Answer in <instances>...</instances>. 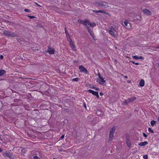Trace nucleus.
Returning <instances> with one entry per match:
<instances>
[{"mask_svg": "<svg viewBox=\"0 0 159 159\" xmlns=\"http://www.w3.org/2000/svg\"><path fill=\"white\" fill-rule=\"evenodd\" d=\"M3 34L6 36L12 37H17L18 36L17 34H15L12 32L9 31L7 30H5L3 32Z\"/></svg>", "mask_w": 159, "mask_h": 159, "instance_id": "nucleus-1", "label": "nucleus"}, {"mask_svg": "<svg viewBox=\"0 0 159 159\" xmlns=\"http://www.w3.org/2000/svg\"><path fill=\"white\" fill-rule=\"evenodd\" d=\"M136 98L135 97H133L130 98H129L126 100L124 101L123 104L124 105H125L134 102L136 99Z\"/></svg>", "mask_w": 159, "mask_h": 159, "instance_id": "nucleus-2", "label": "nucleus"}, {"mask_svg": "<svg viewBox=\"0 0 159 159\" xmlns=\"http://www.w3.org/2000/svg\"><path fill=\"white\" fill-rule=\"evenodd\" d=\"M108 32L113 37L115 38L117 37V32L116 31L115 29L113 26H111L109 30H108Z\"/></svg>", "mask_w": 159, "mask_h": 159, "instance_id": "nucleus-3", "label": "nucleus"}, {"mask_svg": "<svg viewBox=\"0 0 159 159\" xmlns=\"http://www.w3.org/2000/svg\"><path fill=\"white\" fill-rule=\"evenodd\" d=\"M115 127H113L110 130L109 134V138L108 141H111L113 140V134L115 132Z\"/></svg>", "mask_w": 159, "mask_h": 159, "instance_id": "nucleus-4", "label": "nucleus"}, {"mask_svg": "<svg viewBox=\"0 0 159 159\" xmlns=\"http://www.w3.org/2000/svg\"><path fill=\"white\" fill-rule=\"evenodd\" d=\"M98 6L102 8H105L108 7V3L105 2H98Z\"/></svg>", "mask_w": 159, "mask_h": 159, "instance_id": "nucleus-5", "label": "nucleus"}, {"mask_svg": "<svg viewBox=\"0 0 159 159\" xmlns=\"http://www.w3.org/2000/svg\"><path fill=\"white\" fill-rule=\"evenodd\" d=\"M68 41L69 42L70 46L73 50L74 51H75L76 48L75 45L74 44V42L73 41L72 39L70 38L69 39H68Z\"/></svg>", "mask_w": 159, "mask_h": 159, "instance_id": "nucleus-6", "label": "nucleus"}, {"mask_svg": "<svg viewBox=\"0 0 159 159\" xmlns=\"http://www.w3.org/2000/svg\"><path fill=\"white\" fill-rule=\"evenodd\" d=\"M87 119L89 123L92 125H94L95 124V123H94L93 122L94 119L92 115H90L89 116L87 117Z\"/></svg>", "mask_w": 159, "mask_h": 159, "instance_id": "nucleus-7", "label": "nucleus"}, {"mask_svg": "<svg viewBox=\"0 0 159 159\" xmlns=\"http://www.w3.org/2000/svg\"><path fill=\"white\" fill-rule=\"evenodd\" d=\"M79 68L81 72H84V73L87 74L88 73V70L82 65H80L79 66Z\"/></svg>", "mask_w": 159, "mask_h": 159, "instance_id": "nucleus-8", "label": "nucleus"}, {"mask_svg": "<svg viewBox=\"0 0 159 159\" xmlns=\"http://www.w3.org/2000/svg\"><path fill=\"white\" fill-rule=\"evenodd\" d=\"M86 28L88 32L89 33L93 39H94V37L93 32V30L92 29H91L88 26H87Z\"/></svg>", "mask_w": 159, "mask_h": 159, "instance_id": "nucleus-9", "label": "nucleus"}, {"mask_svg": "<svg viewBox=\"0 0 159 159\" xmlns=\"http://www.w3.org/2000/svg\"><path fill=\"white\" fill-rule=\"evenodd\" d=\"M103 77H101L98 79L97 82H98L100 84L102 85L106 83L105 80H104Z\"/></svg>", "mask_w": 159, "mask_h": 159, "instance_id": "nucleus-10", "label": "nucleus"}, {"mask_svg": "<svg viewBox=\"0 0 159 159\" xmlns=\"http://www.w3.org/2000/svg\"><path fill=\"white\" fill-rule=\"evenodd\" d=\"M88 91L90 93H92L93 95L95 96L97 98H99L98 93V92L94 91L91 89L88 90Z\"/></svg>", "mask_w": 159, "mask_h": 159, "instance_id": "nucleus-11", "label": "nucleus"}, {"mask_svg": "<svg viewBox=\"0 0 159 159\" xmlns=\"http://www.w3.org/2000/svg\"><path fill=\"white\" fill-rule=\"evenodd\" d=\"M3 155L4 156H6L7 157H8L10 159L12 158L13 157V156L9 152L4 153H3Z\"/></svg>", "mask_w": 159, "mask_h": 159, "instance_id": "nucleus-12", "label": "nucleus"}, {"mask_svg": "<svg viewBox=\"0 0 159 159\" xmlns=\"http://www.w3.org/2000/svg\"><path fill=\"white\" fill-rule=\"evenodd\" d=\"M88 20L87 19H85L84 20H78V22L85 25L87 26V23Z\"/></svg>", "mask_w": 159, "mask_h": 159, "instance_id": "nucleus-13", "label": "nucleus"}, {"mask_svg": "<svg viewBox=\"0 0 159 159\" xmlns=\"http://www.w3.org/2000/svg\"><path fill=\"white\" fill-rule=\"evenodd\" d=\"M47 52H48L50 54H54L55 52V50L54 48H48V50Z\"/></svg>", "mask_w": 159, "mask_h": 159, "instance_id": "nucleus-14", "label": "nucleus"}, {"mask_svg": "<svg viewBox=\"0 0 159 159\" xmlns=\"http://www.w3.org/2000/svg\"><path fill=\"white\" fill-rule=\"evenodd\" d=\"M87 25H89V26L91 27H94L96 25V24L95 23H94V22L91 23L90 22V21L89 20H88V21L87 22Z\"/></svg>", "mask_w": 159, "mask_h": 159, "instance_id": "nucleus-15", "label": "nucleus"}, {"mask_svg": "<svg viewBox=\"0 0 159 159\" xmlns=\"http://www.w3.org/2000/svg\"><path fill=\"white\" fill-rule=\"evenodd\" d=\"M143 11L145 14H146L147 15H151V12L147 9H143Z\"/></svg>", "mask_w": 159, "mask_h": 159, "instance_id": "nucleus-16", "label": "nucleus"}, {"mask_svg": "<svg viewBox=\"0 0 159 159\" xmlns=\"http://www.w3.org/2000/svg\"><path fill=\"white\" fill-rule=\"evenodd\" d=\"M126 143L128 147L129 148H130L131 147V144L130 141L128 138H126Z\"/></svg>", "mask_w": 159, "mask_h": 159, "instance_id": "nucleus-17", "label": "nucleus"}, {"mask_svg": "<svg viewBox=\"0 0 159 159\" xmlns=\"http://www.w3.org/2000/svg\"><path fill=\"white\" fill-rule=\"evenodd\" d=\"M148 143L147 142L145 141L144 142H141L139 143V146H144L146 145Z\"/></svg>", "mask_w": 159, "mask_h": 159, "instance_id": "nucleus-18", "label": "nucleus"}, {"mask_svg": "<svg viewBox=\"0 0 159 159\" xmlns=\"http://www.w3.org/2000/svg\"><path fill=\"white\" fill-rule=\"evenodd\" d=\"M145 82L142 79L139 82V85L141 87H143L144 85Z\"/></svg>", "mask_w": 159, "mask_h": 159, "instance_id": "nucleus-19", "label": "nucleus"}, {"mask_svg": "<svg viewBox=\"0 0 159 159\" xmlns=\"http://www.w3.org/2000/svg\"><path fill=\"white\" fill-rule=\"evenodd\" d=\"M6 71L4 70H0V76L5 74Z\"/></svg>", "mask_w": 159, "mask_h": 159, "instance_id": "nucleus-20", "label": "nucleus"}, {"mask_svg": "<svg viewBox=\"0 0 159 159\" xmlns=\"http://www.w3.org/2000/svg\"><path fill=\"white\" fill-rule=\"evenodd\" d=\"M130 25V23H128L127 20H125L124 22V26L125 27H126L128 25Z\"/></svg>", "mask_w": 159, "mask_h": 159, "instance_id": "nucleus-21", "label": "nucleus"}, {"mask_svg": "<svg viewBox=\"0 0 159 159\" xmlns=\"http://www.w3.org/2000/svg\"><path fill=\"white\" fill-rule=\"evenodd\" d=\"M65 32L66 35V36L68 38L70 37V35L69 34L66 28H65Z\"/></svg>", "mask_w": 159, "mask_h": 159, "instance_id": "nucleus-22", "label": "nucleus"}, {"mask_svg": "<svg viewBox=\"0 0 159 159\" xmlns=\"http://www.w3.org/2000/svg\"><path fill=\"white\" fill-rule=\"evenodd\" d=\"M40 157H41L40 156H37V154H36V155L33 157L32 159H40Z\"/></svg>", "mask_w": 159, "mask_h": 159, "instance_id": "nucleus-23", "label": "nucleus"}, {"mask_svg": "<svg viewBox=\"0 0 159 159\" xmlns=\"http://www.w3.org/2000/svg\"><path fill=\"white\" fill-rule=\"evenodd\" d=\"M79 80H80V79H79V78H75L73 79L72 80V81L73 82H74V81L77 82V81H79Z\"/></svg>", "mask_w": 159, "mask_h": 159, "instance_id": "nucleus-24", "label": "nucleus"}, {"mask_svg": "<svg viewBox=\"0 0 159 159\" xmlns=\"http://www.w3.org/2000/svg\"><path fill=\"white\" fill-rule=\"evenodd\" d=\"M156 123V121L155 120H152L151 122V125L152 126H153Z\"/></svg>", "mask_w": 159, "mask_h": 159, "instance_id": "nucleus-25", "label": "nucleus"}, {"mask_svg": "<svg viewBox=\"0 0 159 159\" xmlns=\"http://www.w3.org/2000/svg\"><path fill=\"white\" fill-rule=\"evenodd\" d=\"M148 130L151 133H154L153 130H152V128H148Z\"/></svg>", "mask_w": 159, "mask_h": 159, "instance_id": "nucleus-26", "label": "nucleus"}, {"mask_svg": "<svg viewBox=\"0 0 159 159\" xmlns=\"http://www.w3.org/2000/svg\"><path fill=\"white\" fill-rule=\"evenodd\" d=\"M133 58L134 59H139V57L137 56H132Z\"/></svg>", "mask_w": 159, "mask_h": 159, "instance_id": "nucleus-27", "label": "nucleus"}, {"mask_svg": "<svg viewBox=\"0 0 159 159\" xmlns=\"http://www.w3.org/2000/svg\"><path fill=\"white\" fill-rule=\"evenodd\" d=\"M100 13H104V14H106L107 13V12L106 11H103V10H100Z\"/></svg>", "mask_w": 159, "mask_h": 159, "instance_id": "nucleus-28", "label": "nucleus"}, {"mask_svg": "<svg viewBox=\"0 0 159 159\" xmlns=\"http://www.w3.org/2000/svg\"><path fill=\"white\" fill-rule=\"evenodd\" d=\"M131 62L133 64H135L136 65H138L139 64V63H138V62H134V61H131Z\"/></svg>", "mask_w": 159, "mask_h": 159, "instance_id": "nucleus-29", "label": "nucleus"}, {"mask_svg": "<svg viewBox=\"0 0 159 159\" xmlns=\"http://www.w3.org/2000/svg\"><path fill=\"white\" fill-rule=\"evenodd\" d=\"M93 12L96 13H100V10H98V11L95 10H93Z\"/></svg>", "mask_w": 159, "mask_h": 159, "instance_id": "nucleus-30", "label": "nucleus"}, {"mask_svg": "<svg viewBox=\"0 0 159 159\" xmlns=\"http://www.w3.org/2000/svg\"><path fill=\"white\" fill-rule=\"evenodd\" d=\"M143 157L144 159H148V156L147 155H145L143 156Z\"/></svg>", "mask_w": 159, "mask_h": 159, "instance_id": "nucleus-31", "label": "nucleus"}, {"mask_svg": "<svg viewBox=\"0 0 159 159\" xmlns=\"http://www.w3.org/2000/svg\"><path fill=\"white\" fill-rule=\"evenodd\" d=\"M24 11L26 12H30V10L29 9H25L24 10Z\"/></svg>", "mask_w": 159, "mask_h": 159, "instance_id": "nucleus-32", "label": "nucleus"}, {"mask_svg": "<svg viewBox=\"0 0 159 159\" xmlns=\"http://www.w3.org/2000/svg\"><path fill=\"white\" fill-rule=\"evenodd\" d=\"M34 4L36 5L38 7H42V6L40 5L38 3L34 2Z\"/></svg>", "mask_w": 159, "mask_h": 159, "instance_id": "nucleus-33", "label": "nucleus"}, {"mask_svg": "<svg viewBox=\"0 0 159 159\" xmlns=\"http://www.w3.org/2000/svg\"><path fill=\"white\" fill-rule=\"evenodd\" d=\"M83 106L85 108V109H86L87 107L86 106V104L85 102H84L83 103Z\"/></svg>", "mask_w": 159, "mask_h": 159, "instance_id": "nucleus-34", "label": "nucleus"}, {"mask_svg": "<svg viewBox=\"0 0 159 159\" xmlns=\"http://www.w3.org/2000/svg\"><path fill=\"white\" fill-rule=\"evenodd\" d=\"M143 135L144 136V137H146V138L147 136H148V135L147 134H146L145 133H143Z\"/></svg>", "mask_w": 159, "mask_h": 159, "instance_id": "nucleus-35", "label": "nucleus"}, {"mask_svg": "<svg viewBox=\"0 0 159 159\" xmlns=\"http://www.w3.org/2000/svg\"><path fill=\"white\" fill-rule=\"evenodd\" d=\"M93 89H95L96 90H99V89L98 88H96L94 87H93L92 88Z\"/></svg>", "mask_w": 159, "mask_h": 159, "instance_id": "nucleus-36", "label": "nucleus"}, {"mask_svg": "<svg viewBox=\"0 0 159 159\" xmlns=\"http://www.w3.org/2000/svg\"><path fill=\"white\" fill-rule=\"evenodd\" d=\"M64 138V135H62L60 138V139H62Z\"/></svg>", "mask_w": 159, "mask_h": 159, "instance_id": "nucleus-37", "label": "nucleus"}, {"mask_svg": "<svg viewBox=\"0 0 159 159\" xmlns=\"http://www.w3.org/2000/svg\"><path fill=\"white\" fill-rule=\"evenodd\" d=\"M3 56L2 55L0 56V59H2L3 58Z\"/></svg>", "mask_w": 159, "mask_h": 159, "instance_id": "nucleus-38", "label": "nucleus"}, {"mask_svg": "<svg viewBox=\"0 0 159 159\" xmlns=\"http://www.w3.org/2000/svg\"><path fill=\"white\" fill-rule=\"evenodd\" d=\"M139 59H143V57L142 56H140L139 57Z\"/></svg>", "mask_w": 159, "mask_h": 159, "instance_id": "nucleus-39", "label": "nucleus"}, {"mask_svg": "<svg viewBox=\"0 0 159 159\" xmlns=\"http://www.w3.org/2000/svg\"><path fill=\"white\" fill-rule=\"evenodd\" d=\"M28 16L30 17V18H34V16Z\"/></svg>", "mask_w": 159, "mask_h": 159, "instance_id": "nucleus-40", "label": "nucleus"}, {"mask_svg": "<svg viewBox=\"0 0 159 159\" xmlns=\"http://www.w3.org/2000/svg\"><path fill=\"white\" fill-rule=\"evenodd\" d=\"M98 78H99L101 77V76L100 75V74L99 73H98Z\"/></svg>", "mask_w": 159, "mask_h": 159, "instance_id": "nucleus-41", "label": "nucleus"}, {"mask_svg": "<svg viewBox=\"0 0 159 159\" xmlns=\"http://www.w3.org/2000/svg\"><path fill=\"white\" fill-rule=\"evenodd\" d=\"M2 149L0 148V152H2Z\"/></svg>", "mask_w": 159, "mask_h": 159, "instance_id": "nucleus-42", "label": "nucleus"}, {"mask_svg": "<svg viewBox=\"0 0 159 159\" xmlns=\"http://www.w3.org/2000/svg\"><path fill=\"white\" fill-rule=\"evenodd\" d=\"M125 78H128V77L127 76H125Z\"/></svg>", "mask_w": 159, "mask_h": 159, "instance_id": "nucleus-43", "label": "nucleus"}, {"mask_svg": "<svg viewBox=\"0 0 159 159\" xmlns=\"http://www.w3.org/2000/svg\"><path fill=\"white\" fill-rule=\"evenodd\" d=\"M157 48H159V45L157 47Z\"/></svg>", "mask_w": 159, "mask_h": 159, "instance_id": "nucleus-44", "label": "nucleus"}, {"mask_svg": "<svg viewBox=\"0 0 159 159\" xmlns=\"http://www.w3.org/2000/svg\"><path fill=\"white\" fill-rule=\"evenodd\" d=\"M100 94L101 95H102V93H100Z\"/></svg>", "mask_w": 159, "mask_h": 159, "instance_id": "nucleus-45", "label": "nucleus"}, {"mask_svg": "<svg viewBox=\"0 0 159 159\" xmlns=\"http://www.w3.org/2000/svg\"><path fill=\"white\" fill-rule=\"evenodd\" d=\"M24 150V149H23L22 150V151H23Z\"/></svg>", "mask_w": 159, "mask_h": 159, "instance_id": "nucleus-46", "label": "nucleus"}]
</instances>
